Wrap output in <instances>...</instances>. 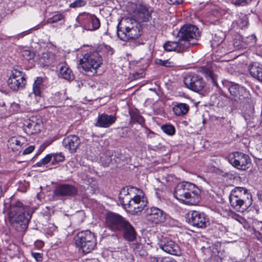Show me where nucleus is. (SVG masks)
<instances>
[{"label": "nucleus", "mask_w": 262, "mask_h": 262, "mask_svg": "<svg viewBox=\"0 0 262 262\" xmlns=\"http://www.w3.org/2000/svg\"><path fill=\"white\" fill-rule=\"evenodd\" d=\"M4 192L2 189V186L0 185V198L3 195Z\"/></svg>", "instance_id": "nucleus-60"}, {"label": "nucleus", "mask_w": 262, "mask_h": 262, "mask_svg": "<svg viewBox=\"0 0 262 262\" xmlns=\"http://www.w3.org/2000/svg\"><path fill=\"white\" fill-rule=\"evenodd\" d=\"M174 179V176L172 174H166L163 176L161 178L162 183L166 185L167 183H169L172 182Z\"/></svg>", "instance_id": "nucleus-48"}, {"label": "nucleus", "mask_w": 262, "mask_h": 262, "mask_svg": "<svg viewBox=\"0 0 262 262\" xmlns=\"http://www.w3.org/2000/svg\"><path fill=\"white\" fill-rule=\"evenodd\" d=\"M162 262H177L174 259L170 257L163 258Z\"/></svg>", "instance_id": "nucleus-57"}, {"label": "nucleus", "mask_w": 262, "mask_h": 262, "mask_svg": "<svg viewBox=\"0 0 262 262\" xmlns=\"http://www.w3.org/2000/svg\"><path fill=\"white\" fill-rule=\"evenodd\" d=\"M52 160V155L48 154L44 158L36 163L37 166L40 167L49 163Z\"/></svg>", "instance_id": "nucleus-42"}, {"label": "nucleus", "mask_w": 262, "mask_h": 262, "mask_svg": "<svg viewBox=\"0 0 262 262\" xmlns=\"http://www.w3.org/2000/svg\"><path fill=\"white\" fill-rule=\"evenodd\" d=\"M234 25H236L240 29H243L247 26L248 19L247 16L243 13H239L236 14V18L233 23Z\"/></svg>", "instance_id": "nucleus-28"}, {"label": "nucleus", "mask_w": 262, "mask_h": 262, "mask_svg": "<svg viewBox=\"0 0 262 262\" xmlns=\"http://www.w3.org/2000/svg\"><path fill=\"white\" fill-rule=\"evenodd\" d=\"M229 199L231 206L240 212L246 211L252 204L251 194L244 187L234 188L231 190Z\"/></svg>", "instance_id": "nucleus-4"}, {"label": "nucleus", "mask_w": 262, "mask_h": 262, "mask_svg": "<svg viewBox=\"0 0 262 262\" xmlns=\"http://www.w3.org/2000/svg\"><path fill=\"white\" fill-rule=\"evenodd\" d=\"M106 227L114 231L115 229V214L113 212H108L105 215Z\"/></svg>", "instance_id": "nucleus-35"}, {"label": "nucleus", "mask_w": 262, "mask_h": 262, "mask_svg": "<svg viewBox=\"0 0 262 262\" xmlns=\"http://www.w3.org/2000/svg\"><path fill=\"white\" fill-rule=\"evenodd\" d=\"M183 81L187 88L195 92L202 91L205 85L202 77L194 74L187 75Z\"/></svg>", "instance_id": "nucleus-15"}, {"label": "nucleus", "mask_w": 262, "mask_h": 262, "mask_svg": "<svg viewBox=\"0 0 262 262\" xmlns=\"http://www.w3.org/2000/svg\"><path fill=\"white\" fill-rule=\"evenodd\" d=\"M55 60V55L52 52L43 53L39 58L40 62L45 66L53 64Z\"/></svg>", "instance_id": "nucleus-27"}, {"label": "nucleus", "mask_w": 262, "mask_h": 262, "mask_svg": "<svg viewBox=\"0 0 262 262\" xmlns=\"http://www.w3.org/2000/svg\"><path fill=\"white\" fill-rule=\"evenodd\" d=\"M200 36V32L197 27L194 25H186L183 26L178 33L180 40H183L189 43L188 49L196 44V40Z\"/></svg>", "instance_id": "nucleus-9"}, {"label": "nucleus", "mask_w": 262, "mask_h": 262, "mask_svg": "<svg viewBox=\"0 0 262 262\" xmlns=\"http://www.w3.org/2000/svg\"><path fill=\"white\" fill-rule=\"evenodd\" d=\"M26 142L25 138L22 136L13 137L8 140V146L12 150H19Z\"/></svg>", "instance_id": "nucleus-25"}, {"label": "nucleus", "mask_w": 262, "mask_h": 262, "mask_svg": "<svg viewBox=\"0 0 262 262\" xmlns=\"http://www.w3.org/2000/svg\"><path fill=\"white\" fill-rule=\"evenodd\" d=\"M42 78L40 77H37L36 80L34 81L33 85V93L30 94L31 96L33 94L35 97H39L41 93V89L42 88Z\"/></svg>", "instance_id": "nucleus-33"}, {"label": "nucleus", "mask_w": 262, "mask_h": 262, "mask_svg": "<svg viewBox=\"0 0 262 262\" xmlns=\"http://www.w3.org/2000/svg\"><path fill=\"white\" fill-rule=\"evenodd\" d=\"M59 76L67 80H71L73 79V75L72 71L66 63L60 65Z\"/></svg>", "instance_id": "nucleus-26"}, {"label": "nucleus", "mask_w": 262, "mask_h": 262, "mask_svg": "<svg viewBox=\"0 0 262 262\" xmlns=\"http://www.w3.org/2000/svg\"><path fill=\"white\" fill-rule=\"evenodd\" d=\"M229 162L235 168L244 170L247 165L250 162V159L248 155L241 152H233L228 156Z\"/></svg>", "instance_id": "nucleus-12"}, {"label": "nucleus", "mask_w": 262, "mask_h": 262, "mask_svg": "<svg viewBox=\"0 0 262 262\" xmlns=\"http://www.w3.org/2000/svg\"><path fill=\"white\" fill-rule=\"evenodd\" d=\"M135 188L133 186L122 188L119 193L118 199L120 204L125 209L126 204H128L133 194H135Z\"/></svg>", "instance_id": "nucleus-21"}, {"label": "nucleus", "mask_w": 262, "mask_h": 262, "mask_svg": "<svg viewBox=\"0 0 262 262\" xmlns=\"http://www.w3.org/2000/svg\"><path fill=\"white\" fill-rule=\"evenodd\" d=\"M130 7L134 9L132 12V17L137 22L140 23L147 22L151 18V14L149 11L148 7L142 4H131Z\"/></svg>", "instance_id": "nucleus-10"}, {"label": "nucleus", "mask_w": 262, "mask_h": 262, "mask_svg": "<svg viewBox=\"0 0 262 262\" xmlns=\"http://www.w3.org/2000/svg\"><path fill=\"white\" fill-rule=\"evenodd\" d=\"M157 63L161 66L166 67H171L173 66V62L170 61L169 60H163L161 59H159Z\"/></svg>", "instance_id": "nucleus-50"}, {"label": "nucleus", "mask_w": 262, "mask_h": 262, "mask_svg": "<svg viewBox=\"0 0 262 262\" xmlns=\"http://www.w3.org/2000/svg\"><path fill=\"white\" fill-rule=\"evenodd\" d=\"M243 37L239 36V38L237 39H235L233 42V46L236 50H242L243 49H245L244 47H243V40L242 38Z\"/></svg>", "instance_id": "nucleus-47"}, {"label": "nucleus", "mask_w": 262, "mask_h": 262, "mask_svg": "<svg viewBox=\"0 0 262 262\" xmlns=\"http://www.w3.org/2000/svg\"><path fill=\"white\" fill-rule=\"evenodd\" d=\"M86 4L84 0H76L70 5V7L72 8H77L83 7Z\"/></svg>", "instance_id": "nucleus-44"}, {"label": "nucleus", "mask_w": 262, "mask_h": 262, "mask_svg": "<svg viewBox=\"0 0 262 262\" xmlns=\"http://www.w3.org/2000/svg\"><path fill=\"white\" fill-rule=\"evenodd\" d=\"M42 121L39 117L32 116L24 121V130L28 135H32L40 132Z\"/></svg>", "instance_id": "nucleus-17"}, {"label": "nucleus", "mask_w": 262, "mask_h": 262, "mask_svg": "<svg viewBox=\"0 0 262 262\" xmlns=\"http://www.w3.org/2000/svg\"><path fill=\"white\" fill-rule=\"evenodd\" d=\"M135 253L141 257H145L147 255L146 251L143 249V245L136 243L133 245Z\"/></svg>", "instance_id": "nucleus-36"}, {"label": "nucleus", "mask_w": 262, "mask_h": 262, "mask_svg": "<svg viewBox=\"0 0 262 262\" xmlns=\"http://www.w3.org/2000/svg\"><path fill=\"white\" fill-rule=\"evenodd\" d=\"M249 72L251 76L262 82V65L257 62H253L249 66Z\"/></svg>", "instance_id": "nucleus-23"}, {"label": "nucleus", "mask_w": 262, "mask_h": 262, "mask_svg": "<svg viewBox=\"0 0 262 262\" xmlns=\"http://www.w3.org/2000/svg\"><path fill=\"white\" fill-rule=\"evenodd\" d=\"M242 39L243 40V47H244L245 49L248 46H251L253 45L256 41V37L253 34L249 35L246 37H243Z\"/></svg>", "instance_id": "nucleus-37"}, {"label": "nucleus", "mask_w": 262, "mask_h": 262, "mask_svg": "<svg viewBox=\"0 0 262 262\" xmlns=\"http://www.w3.org/2000/svg\"><path fill=\"white\" fill-rule=\"evenodd\" d=\"M52 155L53 162H60L64 160V157L61 154H54Z\"/></svg>", "instance_id": "nucleus-49"}, {"label": "nucleus", "mask_w": 262, "mask_h": 262, "mask_svg": "<svg viewBox=\"0 0 262 262\" xmlns=\"http://www.w3.org/2000/svg\"><path fill=\"white\" fill-rule=\"evenodd\" d=\"M77 19L82 22V25L88 30H96L100 26L99 19L94 15L84 13L79 15Z\"/></svg>", "instance_id": "nucleus-18"}, {"label": "nucleus", "mask_w": 262, "mask_h": 262, "mask_svg": "<svg viewBox=\"0 0 262 262\" xmlns=\"http://www.w3.org/2000/svg\"><path fill=\"white\" fill-rule=\"evenodd\" d=\"M49 228L50 229L51 232L55 231L57 229V227L54 224H50Z\"/></svg>", "instance_id": "nucleus-59"}, {"label": "nucleus", "mask_w": 262, "mask_h": 262, "mask_svg": "<svg viewBox=\"0 0 262 262\" xmlns=\"http://www.w3.org/2000/svg\"><path fill=\"white\" fill-rule=\"evenodd\" d=\"M202 73L204 74L208 81H210L214 85L218 86L217 76L211 70L207 68H204L202 69Z\"/></svg>", "instance_id": "nucleus-32"}, {"label": "nucleus", "mask_w": 262, "mask_h": 262, "mask_svg": "<svg viewBox=\"0 0 262 262\" xmlns=\"http://www.w3.org/2000/svg\"><path fill=\"white\" fill-rule=\"evenodd\" d=\"M145 214L146 218L149 222L155 224L164 222L167 215L163 210L156 207L146 208L145 211Z\"/></svg>", "instance_id": "nucleus-16"}, {"label": "nucleus", "mask_w": 262, "mask_h": 262, "mask_svg": "<svg viewBox=\"0 0 262 262\" xmlns=\"http://www.w3.org/2000/svg\"><path fill=\"white\" fill-rule=\"evenodd\" d=\"M189 43L180 40L177 41H168L163 45V48L165 51L170 52L175 51L177 53H182L188 49Z\"/></svg>", "instance_id": "nucleus-19"}, {"label": "nucleus", "mask_w": 262, "mask_h": 262, "mask_svg": "<svg viewBox=\"0 0 262 262\" xmlns=\"http://www.w3.org/2000/svg\"><path fill=\"white\" fill-rule=\"evenodd\" d=\"M21 55L23 57L27 60H30L33 58L34 54L29 50H23Z\"/></svg>", "instance_id": "nucleus-45"}, {"label": "nucleus", "mask_w": 262, "mask_h": 262, "mask_svg": "<svg viewBox=\"0 0 262 262\" xmlns=\"http://www.w3.org/2000/svg\"><path fill=\"white\" fill-rule=\"evenodd\" d=\"M3 213H7L11 225L18 232H24L28 228L32 213L27 206L19 201L6 200L4 203Z\"/></svg>", "instance_id": "nucleus-1"}, {"label": "nucleus", "mask_w": 262, "mask_h": 262, "mask_svg": "<svg viewBox=\"0 0 262 262\" xmlns=\"http://www.w3.org/2000/svg\"><path fill=\"white\" fill-rule=\"evenodd\" d=\"M132 199L125 207V210L133 214L141 212L146 207L148 201L142 190L135 188V194H133Z\"/></svg>", "instance_id": "nucleus-8"}, {"label": "nucleus", "mask_w": 262, "mask_h": 262, "mask_svg": "<svg viewBox=\"0 0 262 262\" xmlns=\"http://www.w3.org/2000/svg\"><path fill=\"white\" fill-rule=\"evenodd\" d=\"M117 28V36L123 41L137 38L142 33L140 24L130 17L122 18L118 23Z\"/></svg>", "instance_id": "nucleus-3"}, {"label": "nucleus", "mask_w": 262, "mask_h": 262, "mask_svg": "<svg viewBox=\"0 0 262 262\" xmlns=\"http://www.w3.org/2000/svg\"><path fill=\"white\" fill-rule=\"evenodd\" d=\"M122 252L125 255L126 262H134V257L133 254L128 253L126 250H123Z\"/></svg>", "instance_id": "nucleus-52"}, {"label": "nucleus", "mask_w": 262, "mask_h": 262, "mask_svg": "<svg viewBox=\"0 0 262 262\" xmlns=\"http://www.w3.org/2000/svg\"><path fill=\"white\" fill-rule=\"evenodd\" d=\"M103 47L106 50H107L108 52H110L111 55L113 54V49H112L110 46H108L107 45H104V46H103Z\"/></svg>", "instance_id": "nucleus-58"}, {"label": "nucleus", "mask_w": 262, "mask_h": 262, "mask_svg": "<svg viewBox=\"0 0 262 262\" xmlns=\"http://www.w3.org/2000/svg\"><path fill=\"white\" fill-rule=\"evenodd\" d=\"M32 256L38 262H41L42 260V254L40 253L32 252Z\"/></svg>", "instance_id": "nucleus-53"}, {"label": "nucleus", "mask_w": 262, "mask_h": 262, "mask_svg": "<svg viewBox=\"0 0 262 262\" xmlns=\"http://www.w3.org/2000/svg\"><path fill=\"white\" fill-rule=\"evenodd\" d=\"M4 105H5L4 102H2V103H0V105H1V106H4Z\"/></svg>", "instance_id": "nucleus-62"}, {"label": "nucleus", "mask_w": 262, "mask_h": 262, "mask_svg": "<svg viewBox=\"0 0 262 262\" xmlns=\"http://www.w3.org/2000/svg\"><path fill=\"white\" fill-rule=\"evenodd\" d=\"M117 160L116 159L115 162L117 163Z\"/></svg>", "instance_id": "nucleus-64"}, {"label": "nucleus", "mask_w": 262, "mask_h": 262, "mask_svg": "<svg viewBox=\"0 0 262 262\" xmlns=\"http://www.w3.org/2000/svg\"><path fill=\"white\" fill-rule=\"evenodd\" d=\"M232 4L235 6H244L249 4L251 0H231Z\"/></svg>", "instance_id": "nucleus-51"}, {"label": "nucleus", "mask_w": 262, "mask_h": 262, "mask_svg": "<svg viewBox=\"0 0 262 262\" xmlns=\"http://www.w3.org/2000/svg\"><path fill=\"white\" fill-rule=\"evenodd\" d=\"M250 94L247 89L242 86H240L238 89L237 95L235 98H234L236 101H244L245 99H249L250 98Z\"/></svg>", "instance_id": "nucleus-34"}, {"label": "nucleus", "mask_w": 262, "mask_h": 262, "mask_svg": "<svg viewBox=\"0 0 262 262\" xmlns=\"http://www.w3.org/2000/svg\"><path fill=\"white\" fill-rule=\"evenodd\" d=\"M63 18V15L60 13H57L52 17L48 19V21L50 23H55Z\"/></svg>", "instance_id": "nucleus-46"}, {"label": "nucleus", "mask_w": 262, "mask_h": 262, "mask_svg": "<svg viewBox=\"0 0 262 262\" xmlns=\"http://www.w3.org/2000/svg\"><path fill=\"white\" fill-rule=\"evenodd\" d=\"M80 144L79 138L75 135L69 136L62 141V145L71 152H75Z\"/></svg>", "instance_id": "nucleus-22"}, {"label": "nucleus", "mask_w": 262, "mask_h": 262, "mask_svg": "<svg viewBox=\"0 0 262 262\" xmlns=\"http://www.w3.org/2000/svg\"><path fill=\"white\" fill-rule=\"evenodd\" d=\"M18 253V247L14 244H10L8 247L7 254L11 257L17 255Z\"/></svg>", "instance_id": "nucleus-40"}, {"label": "nucleus", "mask_w": 262, "mask_h": 262, "mask_svg": "<svg viewBox=\"0 0 262 262\" xmlns=\"http://www.w3.org/2000/svg\"><path fill=\"white\" fill-rule=\"evenodd\" d=\"M158 245L164 252L173 255L179 256L181 251L179 245L168 237H162L159 241Z\"/></svg>", "instance_id": "nucleus-14"}, {"label": "nucleus", "mask_w": 262, "mask_h": 262, "mask_svg": "<svg viewBox=\"0 0 262 262\" xmlns=\"http://www.w3.org/2000/svg\"><path fill=\"white\" fill-rule=\"evenodd\" d=\"M34 149V146L31 145L26 148L23 151L24 155H28L31 153Z\"/></svg>", "instance_id": "nucleus-54"}, {"label": "nucleus", "mask_w": 262, "mask_h": 262, "mask_svg": "<svg viewBox=\"0 0 262 262\" xmlns=\"http://www.w3.org/2000/svg\"><path fill=\"white\" fill-rule=\"evenodd\" d=\"M172 110L176 115L181 116L185 115L188 113L189 110V106L186 103H180L176 105L173 107Z\"/></svg>", "instance_id": "nucleus-29"}, {"label": "nucleus", "mask_w": 262, "mask_h": 262, "mask_svg": "<svg viewBox=\"0 0 262 262\" xmlns=\"http://www.w3.org/2000/svg\"><path fill=\"white\" fill-rule=\"evenodd\" d=\"M118 159L119 160H122V161H123V160H125V157H123V158H122L121 157H120V158H118Z\"/></svg>", "instance_id": "nucleus-61"}, {"label": "nucleus", "mask_w": 262, "mask_h": 262, "mask_svg": "<svg viewBox=\"0 0 262 262\" xmlns=\"http://www.w3.org/2000/svg\"><path fill=\"white\" fill-rule=\"evenodd\" d=\"M202 250L204 252V254L207 255V257L209 258L213 257L216 256L218 253L217 249L214 247H209V248L203 247Z\"/></svg>", "instance_id": "nucleus-38"}, {"label": "nucleus", "mask_w": 262, "mask_h": 262, "mask_svg": "<svg viewBox=\"0 0 262 262\" xmlns=\"http://www.w3.org/2000/svg\"><path fill=\"white\" fill-rule=\"evenodd\" d=\"M259 197L260 200H262V195H260Z\"/></svg>", "instance_id": "nucleus-63"}, {"label": "nucleus", "mask_w": 262, "mask_h": 262, "mask_svg": "<svg viewBox=\"0 0 262 262\" xmlns=\"http://www.w3.org/2000/svg\"><path fill=\"white\" fill-rule=\"evenodd\" d=\"M225 38V34L223 32L220 31L216 33L211 41V47L217 48L222 45Z\"/></svg>", "instance_id": "nucleus-31"}, {"label": "nucleus", "mask_w": 262, "mask_h": 262, "mask_svg": "<svg viewBox=\"0 0 262 262\" xmlns=\"http://www.w3.org/2000/svg\"><path fill=\"white\" fill-rule=\"evenodd\" d=\"M25 75L17 69H13L11 75L8 79L9 87L13 91H18L23 89L26 84Z\"/></svg>", "instance_id": "nucleus-13"}, {"label": "nucleus", "mask_w": 262, "mask_h": 262, "mask_svg": "<svg viewBox=\"0 0 262 262\" xmlns=\"http://www.w3.org/2000/svg\"><path fill=\"white\" fill-rule=\"evenodd\" d=\"M161 129L165 134L172 136L175 133V128L173 126L170 124L163 125L161 127Z\"/></svg>", "instance_id": "nucleus-41"}, {"label": "nucleus", "mask_w": 262, "mask_h": 262, "mask_svg": "<svg viewBox=\"0 0 262 262\" xmlns=\"http://www.w3.org/2000/svg\"><path fill=\"white\" fill-rule=\"evenodd\" d=\"M187 222L191 225L199 228H205L209 225V220L203 212L191 211L186 217Z\"/></svg>", "instance_id": "nucleus-11"}, {"label": "nucleus", "mask_w": 262, "mask_h": 262, "mask_svg": "<svg viewBox=\"0 0 262 262\" xmlns=\"http://www.w3.org/2000/svg\"><path fill=\"white\" fill-rule=\"evenodd\" d=\"M82 69L88 76L94 75L102 63V58L98 52L86 54L79 61Z\"/></svg>", "instance_id": "nucleus-7"}, {"label": "nucleus", "mask_w": 262, "mask_h": 262, "mask_svg": "<svg viewBox=\"0 0 262 262\" xmlns=\"http://www.w3.org/2000/svg\"><path fill=\"white\" fill-rule=\"evenodd\" d=\"M132 122H137L143 125L144 124L145 120L142 116L136 113H130Z\"/></svg>", "instance_id": "nucleus-39"}, {"label": "nucleus", "mask_w": 262, "mask_h": 262, "mask_svg": "<svg viewBox=\"0 0 262 262\" xmlns=\"http://www.w3.org/2000/svg\"><path fill=\"white\" fill-rule=\"evenodd\" d=\"M214 229L218 232L219 235H222L227 231L226 227L220 224L215 225Z\"/></svg>", "instance_id": "nucleus-43"}, {"label": "nucleus", "mask_w": 262, "mask_h": 262, "mask_svg": "<svg viewBox=\"0 0 262 262\" xmlns=\"http://www.w3.org/2000/svg\"><path fill=\"white\" fill-rule=\"evenodd\" d=\"M115 121V117L112 115L102 114L99 115L95 124L96 126L100 127H108Z\"/></svg>", "instance_id": "nucleus-24"}, {"label": "nucleus", "mask_w": 262, "mask_h": 262, "mask_svg": "<svg viewBox=\"0 0 262 262\" xmlns=\"http://www.w3.org/2000/svg\"><path fill=\"white\" fill-rule=\"evenodd\" d=\"M77 189L73 185L62 184L56 188L54 191L55 195L62 197L74 196L77 193Z\"/></svg>", "instance_id": "nucleus-20"}, {"label": "nucleus", "mask_w": 262, "mask_h": 262, "mask_svg": "<svg viewBox=\"0 0 262 262\" xmlns=\"http://www.w3.org/2000/svg\"><path fill=\"white\" fill-rule=\"evenodd\" d=\"M223 86L227 88L231 95L234 98L237 95L239 88L240 86L234 83L228 81L227 80H224L222 81Z\"/></svg>", "instance_id": "nucleus-30"}, {"label": "nucleus", "mask_w": 262, "mask_h": 262, "mask_svg": "<svg viewBox=\"0 0 262 262\" xmlns=\"http://www.w3.org/2000/svg\"><path fill=\"white\" fill-rule=\"evenodd\" d=\"M116 231H119L123 238L132 242L137 239V233L129 221L119 214L116 213Z\"/></svg>", "instance_id": "nucleus-6"}, {"label": "nucleus", "mask_w": 262, "mask_h": 262, "mask_svg": "<svg viewBox=\"0 0 262 262\" xmlns=\"http://www.w3.org/2000/svg\"><path fill=\"white\" fill-rule=\"evenodd\" d=\"M200 189L192 183L183 182L177 184L173 191L174 197L185 204L195 205L201 200Z\"/></svg>", "instance_id": "nucleus-2"}, {"label": "nucleus", "mask_w": 262, "mask_h": 262, "mask_svg": "<svg viewBox=\"0 0 262 262\" xmlns=\"http://www.w3.org/2000/svg\"><path fill=\"white\" fill-rule=\"evenodd\" d=\"M167 2L170 5H178L181 4L183 0H167Z\"/></svg>", "instance_id": "nucleus-55"}, {"label": "nucleus", "mask_w": 262, "mask_h": 262, "mask_svg": "<svg viewBox=\"0 0 262 262\" xmlns=\"http://www.w3.org/2000/svg\"><path fill=\"white\" fill-rule=\"evenodd\" d=\"M74 242L76 246L84 254L90 253L97 245L95 234L90 230L78 232L74 237Z\"/></svg>", "instance_id": "nucleus-5"}, {"label": "nucleus", "mask_w": 262, "mask_h": 262, "mask_svg": "<svg viewBox=\"0 0 262 262\" xmlns=\"http://www.w3.org/2000/svg\"><path fill=\"white\" fill-rule=\"evenodd\" d=\"M163 258H158L156 257H150V262H162Z\"/></svg>", "instance_id": "nucleus-56"}]
</instances>
